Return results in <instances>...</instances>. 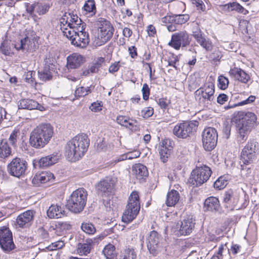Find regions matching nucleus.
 <instances>
[{"label":"nucleus","mask_w":259,"mask_h":259,"mask_svg":"<svg viewBox=\"0 0 259 259\" xmlns=\"http://www.w3.org/2000/svg\"><path fill=\"white\" fill-rule=\"evenodd\" d=\"M90 140L85 135H78L69 141L65 146V155L72 162L78 160L87 151Z\"/></svg>","instance_id":"nucleus-1"},{"label":"nucleus","mask_w":259,"mask_h":259,"mask_svg":"<svg viewBox=\"0 0 259 259\" xmlns=\"http://www.w3.org/2000/svg\"><path fill=\"white\" fill-rule=\"evenodd\" d=\"M236 121L237 141L240 143L245 141L249 134L257 125V117L251 112H242Z\"/></svg>","instance_id":"nucleus-2"},{"label":"nucleus","mask_w":259,"mask_h":259,"mask_svg":"<svg viewBox=\"0 0 259 259\" xmlns=\"http://www.w3.org/2000/svg\"><path fill=\"white\" fill-rule=\"evenodd\" d=\"M53 133V127L50 123L40 124L31 132L29 144L35 148H42L48 144Z\"/></svg>","instance_id":"nucleus-3"},{"label":"nucleus","mask_w":259,"mask_h":259,"mask_svg":"<svg viewBox=\"0 0 259 259\" xmlns=\"http://www.w3.org/2000/svg\"><path fill=\"white\" fill-rule=\"evenodd\" d=\"M60 29L63 34L66 37H72L75 33V30L79 26H85L81 20L77 16L69 13L65 14L60 20Z\"/></svg>","instance_id":"nucleus-4"},{"label":"nucleus","mask_w":259,"mask_h":259,"mask_svg":"<svg viewBox=\"0 0 259 259\" xmlns=\"http://www.w3.org/2000/svg\"><path fill=\"white\" fill-rule=\"evenodd\" d=\"M140 210V200L139 193L134 191L130 195L126 209L124 210L122 220L128 223L133 221L138 214Z\"/></svg>","instance_id":"nucleus-5"},{"label":"nucleus","mask_w":259,"mask_h":259,"mask_svg":"<svg viewBox=\"0 0 259 259\" xmlns=\"http://www.w3.org/2000/svg\"><path fill=\"white\" fill-rule=\"evenodd\" d=\"M87 195V192L83 188L74 191L67 201L68 209L74 213L82 211L86 204Z\"/></svg>","instance_id":"nucleus-6"},{"label":"nucleus","mask_w":259,"mask_h":259,"mask_svg":"<svg viewBox=\"0 0 259 259\" xmlns=\"http://www.w3.org/2000/svg\"><path fill=\"white\" fill-rule=\"evenodd\" d=\"M211 174L210 168L207 165L196 167L191 172L189 182L194 187H199L208 180Z\"/></svg>","instance_id":"nucleus-7"},{"label":"nucleus","mask_w":259,"mask_h":259,"mask_svg":"<svg viewBox=\"0 0 259 259\" xmlns=\"http://www.w3.org/2000/svg\"><path fill=\"white\" fill-rule=\"evenodd\" d=\"M214 85L212 81L208 80L202 87L200 88L195 93L196 98L200 103L211 102L214 98Z\"/></svg>","instance_id":"nucleus-8"},{"label":"nucleus","mask_w":259,"mask_h":259,"mask_svg":"<svg viewBox=\"0 0 259 259\" xmlns=\"http://www.w3.org/2000/svg\"><path fill=\"white\" fill-rule=\"evenodd\" d=\"M259 152V145L254 140L249 141L243 148L241 157L245 164L252 162Z\"/></svg>","instance_id":"nucleus-9"},{"label":"nucleus","mask_w":259,"mask_h":259,"mask_svg":"<svg viewBox=\"0 0 259 259\" xmlns=\"http://www.w3.org/2000/svg\"><path fill=\"white\" fill-rule=\"evenodd\" d=\"M203 148L206 151L213 149L217 143L218 133L215 128L211 127L205 128L202 134Z\"/></svg>","instance_id":"nucleus-10"},{"label":"nucleus","mask_w":259,"mask_h":259,"mask_svg":"<svg viewBox=\"0 0 259 259\" xmlns=\"http://www.w3.org/2000/svg\"><path fill=\"white\" fill-rule=\"evenodd\" d=\"M191 38L186 31H181L174 33L168 45L177 50H180L181 47H186L189 45Z\"/></svg>","instance_id":"nucleus-11"},{"label":"nucleus","mask_w":259,"mask_h":259,"mask_svg":"<svg viewBox=\"0 0 259 259\" xmlns=\"http://www.w3.org/2000/svg\"><path fill=\"white\" fill-rule=\"evenodd\" d=\"M71 41L72 45L81 48H85L89 42V36L88 32L85 31L84 26H79L75 30V33L72 37H66Z\"/></svg>","instance_id":"nucleus-12"},{"label":"nucleus","mask_w":259,"mask_h":259,"mask_svg":"<svg viewBox=\"0 0 259 259\" xmlns=\"http://www.w3.org/2000/svg\"><path fill=\"white\" fill-rule=\"evenodd\" d=\"M27 167L26 161L19 158H15L8 165L9 174L14 177L19 178L25 174Z\"/></svg>","instance_id":"nucleus-13"},{"label":"nucleus","mask_w":259,"mask_h":259,"mask_svg":"<svg viewBox=\"0 0 259 259\" xmlns=\"http://www.w3.org/2000/svg\"><path fill=\"white\" fill-rule=\"evenodd\" d=\"M0 245L2 249L8 252L15 248L12 233L9 228L3 227L0 228Z\"/></svg>","instance_id":"nucleus-14"},{"label":"nucleus","mask_w":259,"mask_h":259,"mask_svg":"<svg viewBox=\"0 0 259 259\" xmlns=\"http://www.w3.org/2000/svg\"><path fill=\"white\" fill-rule=\"evenodd\" d=\"M196 125L192 122H184L176 125L173 133L179 138L185 139L189 137L195 130Z\"/></svg>","instance_id":"nucleus-15"},{"label":"nucleus","mask_w":259,"mask_h":259,"mask_svg":"<svg viewBox=\"0 0 259 259\" xmlns=\"http://www.w3.org/2000/svg\"><path fill=\"white\" fill-rule=\"evenodd\" d=\"M99 22L102 23L99 27L100 31L98 33V37L100 38L101 41L105 44L112 37L114 28L111 23L104 18H99Z\"/></svg>","instance_id":"nucleus-16"},{"label":"nucleus","mask_w":259,"mask_h":259,"mask_svg":"<svg viewBox=\"0 0 259 259\" xmlns=\"http://www.w3.org/2000/svg\"><path fill=\"white\" fill-rule=\"evenodd\" d=\"M161 241V236L156 231L150 232L147 238V246L151 254H156L160 251Z\"/></svg>","instance_id":"nucleus-17"},{"label":"nucleus","mask_w":259,"mask_h":259,"mask_svg":"<svg viewBox=\"0 0 259 259\" xmlns=\"http://www.w3.org/2000/svg\"><path fill=\"white\" fill-rule=\"evenodd\" d=\"M25 7L29 14L33 15L36 13L39 15L46 14L50 8L49 4L43 1L34 2L32 4L26 3Z\"/></svg>","instance_id":"nucleus-18"},{"label":"nucleus","mask_w":259,"mask_h":259,"mask_svg":"<svg viewBox=\"0 0 259 259\" xmlns=\"http://www.w3.org/2000/svg\"><path fill=\"white\" fill-rule=\"evenodd\" d=\"M195 220L192 217H188L184 219L180 224L177 225V228H179V233L181 235H188L190 234L195 228Z\"/></svg>","instance_id":"nucleus-19"},{"label":"nucleus","mask_w":259,"mask_h":259,"mask_svg":"<svg viewBox=\"0 0 259 259\" xmlns=\"http://www.w3.org/2000/svg\"><path fill=\"white\" fill-rule=\"evenodd\" d=\"M35 212L28 210L20 214L17 218V224L21 228L29 226L33 221Z\"/></svg>","instance_id":"nucleus-20"},{"label":"nucleus","mask_w":259,"mask_h":259,"mask_svg":"<svg viewBox=\"0 0 259 259\" xmlns=\"http://www.w3.org/2000/svg\"><path fill=\"white\" fill-rule=\"evenodd\" d=\"M115 181L112 178H107L101 181L97 186V189L104 195H109L114 191Z\"/></svg>","instance_id":"nucleus-21"},{"label":"nucleus","mask_w":259,"mask_h":259,"mask_svg":"<svg viewBox=\"0 0 259 259\" xmlns=\"http://www.w3.org/2000/svg\"><path fill=\"white\" fill-rule=\"evenodd\" d=\"M14 47L17 50H21L23 52L33 51L36 48L33 40H31L28 37L21 39L20 41L14 45Z\"/></svg>","instance_id":"nucleus-22"},{"label":"nucleus","mask_w":259,"mask_h":259,"mask_svg":"<svg viewBox=\"0 0 259 259\" xmlns=\"http://www.w3.org/2000/svg\"><path fill=\"white\" fill-rule=\"evenodd\" d=\"M18 106L19 109H21L45 110V108L43 106L38 104L36 101L29 99L20 100L18 102Z\"/></svg>","instance_id":"nucleus-23"},{"label":"nucleus","mask_w":259,"mask_h":259,"mask_svg":"<svg viewBox=\"0 0 259 259\" xmlns=\"http://www.w3.org/2000/svg\"><path fill=\"white\" fill-rule=\"evenodd\" d=\"M53 180L54 176L51 172L42 171L35 175L32 180V183L34 186H39L41 184L46 183Z\"/></svg>","instance_id":"nucleus-24"},{"label":"nucleus","mask_w":259,"mask_h":259,"mask_svg":"<svg viewBox=\"0 0 259 259\" xmlns=\"http://www.w3.org/2000/svg\"><path fill=\"white\" fill-rule=\"evenodd\" d=\"M230 76L242 83H246L250 79V76L242 69L234 67L231 69L229 71Z\"/></svg>","instance_id":"nucleus-25"},{"label":"nucleus","mask_w":259,"mask_h":259,"mask_svg":"<svg viewBox=\"0 0 259 259\" xmlns=\"http://www.w3.org/2000/svg\"><path fill=\"white\" fill-rule=\"evenodd\" d=\"M68 68H78L85 61L84 58L80 54L74 53L68 56L67 59Z\"/></svg>","instance_id":"nucleus-26"},{"label":"nucleus","mask_w":259,"mask_h":259,"mask_svg":"<svg viewBox=\"0 0 259 259\" xmlns=\"http://www.w3.org/2000/svg\"><path fill=\"white\" fill-rule=\"evenodd\" d=\"M65 211L60 205H51L47 210V215L51 219L61 218L65 215Z\"/></svg>","instance_id":"nucleus-27"},{"label":"nucleus","mask_w":259,"mask_h":259,"mask_svg":"<svg viewBox=\"0 0 259 259\" xmlns=\"http://www.w3.org/2000/svg\"><path fill=\"white\" fill-rule=\"evenodd\" d=\"M59 158L58 153H54L40 158L38 164L40 167H48L57 162Z\"/></svg>","instance_id":"nucleus-28"},{"label":"nucleus","mask_w":259,"mask_h":259,"mask_svg":"<svg viewBox=\"0 0 259 259\" xmlns=\"http://www.w3.org/2000/svg\"><path fill=\"white\" fill-rule=\"evenodd\" d=\"M118 242V240L117 239H114L112 241V244L109 243L105 246L102 252L106 259L115 258L116 257L115 245H116Z\"/></svg>","instance_id":"nucleus-29"},{"label":"nucleus","mask_w":259,"mask_h":259,"mask_svg":"<svg viewBox=\"0 0 259 259\" xmlns=\"http://www.w3.org/2000/svg\"><path fill=\"white\" fill-rule=\"evenodd\" d=\"M170 143V140H165L162 142L161 145L159 147V153L160 156V159L163 162H165L170 155L171 147H167L166 145L167 143Z\"/></svg>","instance_id":"nucleus-30"},{"label":"nucleus","mask_w":259,"mask_h":259,"mask_svg":"<svg viewBox=\"0 0 259 259\" xmlns=\"http://www.w3.org/2000/svg\"><path fill=\"white\" fill-rule=\"evenodd\" d=\"M219 206V199L215 197H210L205 200L204 208L207 211H212L218 210Z\"/></svg>","instance_id":"nucleus-31"},{"label":"nucleus","mask_w":259,"mask_h":259,"mask_svg":"<svg viewBox=\"0 0 259 259\" xmlns=\"http://www.w3.org/2000/svg\"><path fill=\"white\" fill-rule=\"evenodd\" d=\"M133 171L139 179L146 177L148 175L147 167L141 163L135 164L133 167Z\"/></svg>","instance_id":"nucleus-32"},{"label":"nucleus","mask_w":259,"mask_h":259,"mask_svg":"<svg viewBox=\"0 0 259 259\" xmlns=\"http://www.w3.org/2000/svg\"><path fill=\"white\" fill-rule=\"evenodd\" d=\"M93 240L87 239L85 242L79 243L77 246V251L80 255H87L91 251L93 246Z\"/></svg>","instance_id":"nucleus-33"},{"label":"nucleus","mask_w":259,"mask_h":259,"mask_svg":"<svg viewBox=\"0 0 259 259\" xmlns=\"http://www.w3.org/2000/svg\"><path fill=\"white\" fill-rule=\"evenodd\" d=\"M12 154V149L9 144L4 141L0 143V160H2L10 157Z\"/></svg>","instance_id":"nucleus-34"},{"label":"nucleus","mask_w":259,"mask_h":259,"mask_svg":"<svg viewBox=\"0 0 259 259\" xmlns=\"http://www.w3.org/2000/svg\"><path fill=\"white\" fill-rule=\"evenodd\" d=\"M180 194L179 192L175 190H171L167 194L166 204L168 206L175 205L179 201Z\"/></svg>","instance_id":"nucleus-35"},{"label":"nucleus","mask_w":259,"mask_h":259,"mask_svg":"<svg viewBox=\"0 0 259 259\" xmlns=\"http://www.w3.org/2000/svg\"><path fill=\"white\" fill-rule=\"evenodd\" d=\"M85 14L93 16L96 13V3L94 0L87 1L83 7Z\"/></svg>","instance_id":"nucleus-36"},{"label":"nucleus","mask_w":259,"mask_h":259,"mask_svg":"<svg viewBox=\"0 0 259 259\" xmlns=\"http://www.w3.org/2000/svg\"><path fill=\"white\" fill-rule=\"evenodd\" d=\"M140 155V153L138 151L130 152L126 154L120 155L119 157L116 158L113 160V162L114 163H116L126 159H132L133 158L139 157Z\"/></svg>","instance_id":"nucleus-37"},{"label":"nucleus","mask_w":259,"mask_h":259,"mask_svg":"<svg viewBox=\"0 0 259 259\" xmlns=\"http://www.w3.org/2000/svg\"><path fill=\"white\" fill-rule=\"evenodd\" d=\"M223 202L226 207H233L234 205V198L233 192L231 191L225 192L223 196Z\"/></svg>","instance_id":"nucleus-38"},{"label":"nucleus","mask_w":259,"mask_h":259,"mask_svg":"<svg viewBox=\"0 0 259 259\" xmlns=\"http://www.w3.org/2000/svg\"><path fill=\"white\" fill-rule=\"evenodd\" d=\"M52 70H53L51 68L44 67L42 71H38L39 78L42 81L50 80L52 77Z\"/></svg>","instance_id":"nucleus-39"},{"label":"nucleus","mask_w":259,"mask_h":259,"mask_svg":"<svg viewBox=\"0 0 259 259\" xmlns=\"http://www.w3.org/2000/svg\"><path fill=\"white\" fill-rule=\"evenodd\" d=\"M93 88L92 87H87L86 88L83 87H78L76 89L74 95L76 98L84 97L91 93L92 89Z\"/></svg>","instance_id":"nucleus-40"},{"label":"nucleus","mask_w":259,"mask_h":259,"mask_svg":"<svg viewBox=\"0 0 259 259\" xmlns=\"http://www.w3.org/2000/svg\"><path fill=\"white\" fill-rule=\"evenodd\" d=\"M121 259H136L137 254L133 248H126L121 252Z\"/></svg>","instance_id":"nucleus-41"},{"label":"nucleus","mask_w":259,"mask_h":259,"mask_svg":"<svg viewBox=\"0 0 259 259\" xmlns=\"http://www.w3.org/2000/svg\"><path fill=\"white\" fill-rule=\"evenodd\" d=\"M190 18L188 14L174 15V23L177 24H183L187 22Z\"/></svg>","instance_id":"nucleus-42"},{"label":"nucleus","mask_w":259,"mask_h":259,"mask_svg":"<svg viewBox=\"0 0 259 259\" xmlns=\"http://www.w3.org/2000/svg\"><path fill=\"white\" fill-rule=\"evenodd\" d=\"M0 51L6 56L10 55L11 54L10 42L8 40L4 41L0 46Z\"/></svg>","instance_id":"nucleus-43"},{"label":"nucleus","mask_w":259,"mask_h":259,"mask_svg":"<svg viewBox=\"0 0 259 259\" xmlns=\"http://www.w3.org/2000/svg\"><path fill=\"white\" fill-rule=\"evenodd\" d=\"M229 11H236L239 13H243L244 8L239 4L236 2H233L225 5Z\"/></svg>","instance_id":"nucleus-44"},{"label":"nucleus","mask_w":259,"mask_h":259,"mask_svg":"<svg viewBox=\"0 0 259 259\" xmlns=\"http://www.w3.org/2000/svg\"><path fill=\"white\" fill-rule=\"evenodd\" d=\"M81 228L83 231L88 234H93L96 231L94 225L90 223H82Z\"/></svg>","instance_id":"nucleus-45"},{"label":"nucleus","mask_w":259,"mask_h":259,"mask_svg":"<svg viewBox=\"0 0 259 259\" xmlns=\"http://www.w3.org/2000/svg\"><path fill=\"white\" fill-rule=\"evenodd\" d=\"M228 184L227 181L223 177H220L213 184L214 188L219 190L224 189Z\"/></svg>","instance_id":"nucleus-46"},{"label":"nucleus","mask_w":259,"mask_h":259,"mask_svg":"<svg viewBox=\"0 0 259 259\" xmlns=\"http://www.w3.org/2000/svg\"><path fill=\"white\" fill-rule=\"evenodd\" d=\"M255 98H256L254 96L251 95L246 100L242 101L241 102L238 103V104H233L232 105H229L226 107H225V108L226 109H228L235 107L237 105H243L247 104H250L252 103L254 101Z\"/></svg>","instance_id":"nucleus-47"},{"label":"nucleus","mask_w":259,"mask_h":259,"mask_svg":"<svg viewBox=\"0 0 259 259\" xmlns=\"http://www.w3.org/2000/svg\"><path fill=\"white\" fill-rule=\"evenodd\" d=\"M45 62V66L51 68L52 70L54 69V62L55 59L53 57L52 55L50 54H49L47 55L46 58L44 60Z\"/></svg>","instance_id":"nucleus-48"},{"label":"nucleus","mask_w":259,"mask_h":259,"mask_svg":"<svg viewBox=\"0 0 259 259\" xmlns=\"http://www.w3.org/2000/svg\"><path fill=\"white\" fill-rule=\"evenodd\" d=\"M198 43L207 51H210L212 49L211 42L208 39H206L205 37H203Z\"/></svg>","instance_id":"nucleus-49"},{"label":"nucleus","mask_w":259,"mask_h":259,"mask_svg":"<svg viewBox=\"0 0 259 259\" xmlns=\"http://www.w3.org/2000/svg\"><path fill=\"white\" fill-rule=\"evenodd\" d=\"M218 81L220 88L221 89L225 90L228 87L229 84V80L227 77L223 75H220L219 76Z\"/></svg>","instance_id":"nucleus-50"},{"label":"nucleus","mask_w":259,"mask_h":259,"mask_svg":"<svg viewBox=\"0 0 259 259\" xmlns=\"http://www.w3.org/2000/svg\"><path fill=\"white\" fill-rule=\"evenodd\" d=\"M102 102L97 101L92 103L89 108L92 111L97 112L102 110Z\"/></svg>","instance_id":"nucleus-51"},{"label":"nucleus","mask_w":259,"mask_h":259,"mask_svg":"<svg viewBox=\"0 0 259 259\" xmlns=\"http://www.w3.org/2000/svg\"><path fill=\"white\" fill-rule=\"evenodd\" d=\"M191 1L198 10L203 12L205 10V6L202 0H191Z\"/></svg>","instance_id":"nucleus-52"},{"label":"nucleus","mask_w":259,"mask_h":259,"mask_svg":"<svg viewBox=\"0 0 259 259\" xmlns=\"http://www.w3.org/2000/svg\"><path fill=\"white\" fill-rule=\"evenodd\" d=\"M153 114V110L151 108H145L141 111V115L144 118H147Z\"/></svg>","instance_id":"nucleus-53"},{"label":"nucleus","mask_w":259,"mask_h":259,"mask_svg":"<svg viewBox=\"0 0 259 259\" xmlns=\"http://www.w3.org/2000/svg\"><path fill=\"white\" fill-rule=\"evenodd\" d=\"M142 92L143 94V98L147 100L149 98L150 95V89L147 83H144L143 85Z\"/></svg>","instance_id":"nucleus-54"},{"label":"nucleus","mask_w":259,"mask_h":259,"mask_svg":"<svg viewBox=\"0 0 259 259\" xmlns=\"http://www.w3.org/2000/svg\"><path fill=\"white\" fill-rule=\"evenodd\" d=\"M130 119L126 116H119L116 118L117 122L122 126H127V123Z\"/></svg>","instance_id":"nucleus-55"},{"label":"nucleus","mask_w":259,"mask_h":259,"mask_svg":"<svg viewBox=\"0 0 259 259\" xmlns=\"http://www.w3.org/2000/svg\"><path fill=\"white\" fill-rule=\"evenodd\" d=\"M131 121H130V120H128L127 126H125V127L128 128L131 130L136 131L138 127V122L135 119H131Z\"/></svg>","instance_id":"nucleus-56"},{"label":"nucleus","mask_w":259,"mask_h":259,"mask_svg":"<svg viewBox=\"0 0 259 259\" xmlns=\"http://www.w3.org/2000/svg\"><path fill=\"white\" fill-rule=\"evenodd\" d=\"M119 63L120 62L119 61L112 63L109 67V72L111 73L117 72L120 66Z\"/></svg>","instance_id":"nucleus-57"},{"label":"nucleus","mask_w":259,"mask_h":259,"mask_svg":"<svg viewBox=\"0 0 259 259\" xmlns=\"http://www.w3.org/2000/svg\"><path fill=\"white\" fill-rule=\"evenodd\" d=\"M210 57L214 61H219L222 57L221 52L218 50H214L211 54Z\"/></svg>","instance_id":"nucleus-58"},{"label":"nucleus","mask_w":259,"mask_h":259,"mask_svg":"<svg viewBox=\"0 0 259 259\" xmlns=\"http://www.w3.org/2000/svg\"><path fill=\"white\" fill-rule=\"evenodd\" d=\"M18 131L17 130H14L12 132V133L11 134L9 140L11 142V143L14 145L17 142V139L18 137Z\"/></svg>","instance_id":"nucleus-59"},{"label":"nucleus","mask_w":259,"mask_h":259,"mask_svg":"<svg viewBox=\"0 0 259 259\" xmlns=\"http://www.w3.org/2000/svg\"><path fill=\"white\" fill-rule=\"evenodd\" d=\"M228 97L224 94H220L217 98V102L220 104H223L228 101Z\"/></svg>","instance_id":"nucleus-60"},{"label":"nucleus","mask_w":259,"mask_h":259,"mask_svg":"<svg viewBox=\"0 0 259 259\" xmlns=\"http://www.w3.org/2000/svg\"><path fill=\"white\" fill-rule=\"evenodd\" d=\"M161 22L162 23H174V15L171 16H166L161 19Z\"/></svg>","instance_id":"nucleus-61"},{"label":"nucleus","mask_w":259,"mask_h":259,"mask_svg":"<svg viewBox=\"0 0 259 259\" xmlns=\"http://www.w3.org/2000/svg\"><path fill=\"white\" fill-rule=\"evenodd\" d=\"M147 32L149 36H153L156 31L155 27L152 25H150L147 27Z\"/></svg>","instance_id":"nucleus-62"},{"label":"nucleus","mask_w":259,"mask_h":259,"mask_svg":"<svg viewBox=\"0 0 259 259\" xmlns=\"http://www.w3.org/2000/svg\"><path fill=\"white\" fill-rule=\"evenodd\" d=\"M202 32V31L200 29L198 24L197 23L195 24L192 28V35L194 36L195 34H197L201 33Z\"/></svg>","instance_id":"nucleus-63"},{"label":"nucleus","mask_w":259,"mask_h":259,"mask_svg":"<svg viewBox=\"0 0 259 259\" xmlns=\"http://www.w3.org/2000/svg\"><path fill=\"white\" fill-rule=\"evenodd\" d=\"M129 53L132 58H134L137 56V49L135 46H132L128 48Z\"/></svg>","instance_id":"nucleus-64"}]
</instances>
